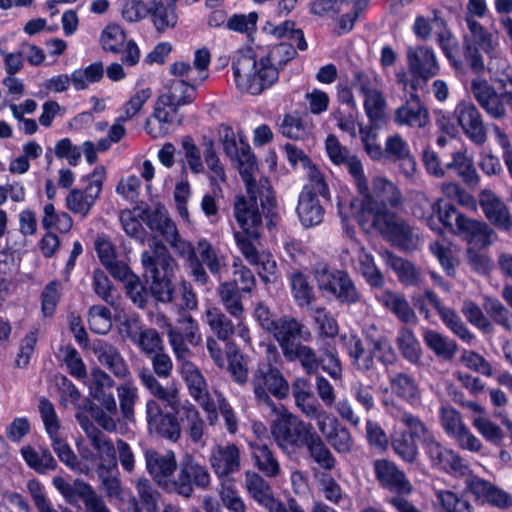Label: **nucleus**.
Segmentation results:
<instances>
[{"instance_id":"obj_61","label":"nucleus","mask_w":512,"mask_h":512,"mask_svg":"<svg viewBox=\"0 0 512 512\" xmlns=\"http://www.w3.org/2000/svg\"><path fill=\"white\" fill-rule=\"evenodd\" d=\"M88 323L92 332L96 334H106L112 326L111 311L102 305L90 307Z\"/></svg>"},{"instance_id":"obj_2","label":"nucleus","mask_w":512,"mask_h":512,"mask_svg":"<svg viewBox=\"0 0 512 512\" xmlns=\"http://www.w3.org/2000/svg\"><path fill=\"white\" fill-rule=\"evenodd\" d=\"M297 51L293 44L281 42L276 45L268 56L257 61L252 53L239 54L232 62V70L236 87L241 92L251 95H259L265 89L270 88L279 77V66L286 65L295 58Z\"/></svg>"},{"instance_id":"obj_28","label":"nucleus","mask_w":512,"mask_h":512,"mask_svg":"<svg viewBox=\"0 0 512 512\" xmlns=\"http://www.w3.org/2000/svg\"><path fill=\"white\" fill-rule=\"evenodd\" d=\"M423 341L426 347L434 353L437 358L444 361H451L458 352V344L455 340L433 329H424Z\"/></svg>"},{"instance_id":"obj_32","label":"nucleus","mask_w":512,"mask_h":512,"mask_svg":"<svg viewBox=\"0 0 512 512\" xmlns=\"http://www.w3.org/2000/svg\"><path fill=\"white\" fill-rule=\"evenodd\" d=\"M21 454L28 467L39 474H45L57 468V462L48 448L36 450L28 445L22 447Z\"/></svg>"},{"instance_id":"obj_44","label":"nucleus","mask_w":512,"mask_h":512,"mask_svg":"<svg viewBox=\"0 0 512 512\" xmlns=\"http://www.w3.org/2000/svg\"><path fill=\"white\" fill-rule=\"evenodd\" d=\"M358 271L364 277L366 282L374 288H382L384 285V277L380 269L375 265L373 256L366 251L364 247H360L358 253Z\"/></svg>"},{"instance_id":"obj_43","label":"nucleus","mask_w":512,"mask_h":512,"mask_svg":"<svg viewBox=\"0 0 512 512\" xmlns=\"http://www.w3.org/2000/svg\"><path fill=\"white\" fill-rule=\"evenodd\" d=\"M290 285L294 300L299 307H309L315 300L314 289L308 277L302 272L297 271L290 275Z\"/></svg>"},{"instance_id":"obj_14","label":"nucleus","mask_w":512,"mask_h":512,"mask_svg":"<svg viewBox=\"0 0 512 512\" xmlns=\"http://www.w3.org/2000/svg\"><path fill=\"white\" fill-rule=\"evenodd\" d=\"M384 162L397 165L399 171L411 178L417 170V162L408 142L399 134L389 135L384 143Z\"/></svg>"},{"instance_id":"obj_33","label":"nucleus","mask_w":512,"mask_h":512,"mask_svg":"<svg viewBox=\"0 0 512 512\" xmlns=\"http://www.w3.org/2000/svg\"><path fill=\"white\" fill-rule=\"evenodd\" d=\"M245 487L249 495L265 508L275 500L270 484L256 472L245 473Z\"/></svg>"},{"instance_id":"obj_24","label":"nucleus","mask_w":512,"mask_h":512,"mask_svg":"<svg viewBox=\"0 0 512 512\" xmlns=\"http://www.w3.org/2000/svg\"><path fill=\"white\" fill-rule=\"evenodd\" d=\"M240 462V450L235 444L218 445L210 456L211 466L220 478L238 472Z\"/></svg>"},{"instance_id":"obj_41","label":"nucleus","mask_w":512,"mask_h":512,"mask_svg":"<svg viewBox=\"0 0 512 512\" xmlns=\"http://www.w3.org/2000/svg\"><path fill=\"white\" fill-rule=\"evenodd\" d=\"M240 292L242 291L237 287V280L225 281L218 288L220 299L226 311L236 319H241L244 312Z\"/></svg>"},{"instance_id":"obj_8","label":"nucleus","mask_w":512,"mask_h":512,"mask_svg":"<svg viewBox=\"0 0 512 512\" xmlns=\"http://www.w3.org/2000/svg\"><path fill=\"white\" fill-rule=\"evenodd\" d=\"M210 473L205 465L186 454L178 463L170 481V490L186 499L192 497L195 489L204 490L210 485Z\"/></svg>"},{"instance_id":"obj_62","label":"nucleus","mask_w":512,"mask_h":512,"mask_svg":"<svg viewBox=\"0 0 512 512\" xmlns=\"http://www.w3.org/2000/svg\"><path fill=\"white\" fill-rule=\"evenodd\" d=\"M126 41V34L118 24H110L101 34V44L105 51L118 53Z\"/></svg>"},{"instance_id":"obj_54","label":"nucleus","mask_w":512,"mask_h":512,"mask_svg":"<svg viewBox=\"0 0 512 512\" xmlns=\"http://www.w3.org/2000/svg\"><path fill=\"white\" fill-rule=\"evenodd\" d=\"M387 260L402 283L406 285L418 284L420 281V272L411 262L391 253H387Z\"/></svg>"},{"instance_id":"obj_49","label":"nucleus","mask_w":512,"mask_h":512,"mask_svg":"<svg viewBox=\"0 0 512 512\" xmlns=\"http://www.w3.org/2000/svg\"><path fill=\"white\" fill-rule=\"evenodd\" d=\"M437 208V200L429 199L426 194L418 192L413 197V204L411 207L412 214L424 221L431 229H435L438 224L435 219V212Z\"/></svg>"},{"instance_id":"obj_47","label":"nucleus","mask_w":512,"mask_h":512,"mask_svg":"<svg viewBox=\"0 0 512 512\" xmlns=\"http://www.w3.org/2000/svg\"><path fill=\"white\" fill-rule=\"evenodd\" d=\"M284 357L291 362L299 361L302 368L309 375L317 374L320 367L319 357L314 349L302 343L287 352Z\"/></svg>"},{"instance_id":"obj_7","label":"nucleus","mask_w":512,"mask_h":512,"mask_svg":"<svg viewBox=\"0 0 512 512\" xmlns=\"http://www.w3.org/2000/svg\"><path fill=\"white\" fill-rule=\"evenodd\" d=\"M314 431L311 423L304 422L289 412L282 414L271 426L275 442L279 448L289 454L304 448Z\"/></svg>"},{"instance_id":"obj_4","label":"nucleus","mask_w":512,"mask_h":512,"mask_svg":"<svg viewBox=\"0 0 512 512\" xmlns=\"http://www.w3.org/2000/svg\"><path fill=\"white\" fill-rule=\"evenodd\" d=\"M406 62L410 78L406 72L396 74L397 82L404 89L407 87L414 91L423 89L440 71V64L434 49L426 45L407 47Z\"/></svg>"},{"instance_id":"obj_35","label":"nucleus","mask_w":512,"mask_h":512,"mask_svg":"<svg viewBox=\"0 0 512 512\" xmlns=\"http://www.w3.org/2000/svg\"><path fill=\"white\" fill-rule=\"evenodd\" d=\"M311 459L324 470L331 471L336 466V459L323 439L316 431L312 433L304 446Z\"/></svg>"},{"instance_id":"obj_11","label":"nucleus","mask_w":512,"mask_h":512,"mask_svg":"<svg viewBox=\"0 0 512 512\" xmlns=\"http://www.w3.org/2000/svg\"><path fill=\"white\" fill-rule=\"evenodd\" d=\"M454 115L464 135L475 145L482 146L488 139V131L478 108L471 102L457 104Z\"/></svg>"},{"instance_id":"obj_52","label":"nucleus","mask_w":512,"mask_h":512,"mask_svg":"<svg viewBox=\"0 0 512 512\" xmlns=\"http://www.w3.org/2000/svg\"><path fill=\"white\" fill-rule=\"evenodd\" d=\"M104 75L101 61L94 62L84 69H76L71 74V80L77 91L86 89L89 84L99 82Z\"/></svg>"},{"instance_id":"obj_13","label":"nucleus","mask_w":512,"mask_h":512,"mask_svg":"<svg viewBox=\"0 0 512 512\" xmlns=\"http://www.w3.org/2000/svg\"><path fill=\"white\" fill-rule=\"evenodd\" d=\"M454 234L474 248H488L497 240L496 232L488 223L466 215L457 216V229Z\"/></svg>"},{"instance_id":"obj_57","label":"nucleus","mask_w":512,"mask_h":512,"mask_svg":"<svg viewBox=\"0 0 512 512\" xmlns=\"http://www.w3.org/2000/svg\"><path fill=\"white\" fill-rule=\"evenodd\" d=\"M171 276L172 274L150 277L149 291L156 301L162 303L174 302L175 288Z\"/></svg>"},{"instance_id":"obj_58","label":"nucleus","mask_w":512,"mask_h":512,"mask_svg":"<svg viewBox=\"0 0 512 512\" xmlns=\"http://www.w3.org/2000/svg\"><path fill=\"white\" fill-rule=\"evenodd\" d=\"M416 439L409 434L396 433L392 438V447L394 452L405 462L412 463L418 456V446Z\"/></svg>"},{"instance_id":"obj_45","label":"nucleus","mask_w":512,"mask_h":512,"mask_svg":"<svg viewBox=\"0 0 512 512\" xmlns=\"http://www.w3.org/2000/svg\"><path fill=\"white\" fill-rule=\"evenodd\" d=\"M240 142L241 148L240 151L238 150V155L230 159L237 163L239 173L248 189H250L251 185L255 182L253 173L257 169V162L249 144L245 143L242 139H240Z\"/></svg>"},{"instance_id":"obj_17","label":"nucleus","mask_w":512,"mask_h":512,"mask_svg":"<svg viewBox=\"0 0 512 512\" xmlns=\"http://www.w3.org/2000/svg\"><path fill=\"white\" fill-rule=\"evenodd\" d=\"M373 467L375 477L383 488L396 494L411 493L412 485L405 473L394 462L378 459L374 461Z\"/></svg>"},{"instance_id":"obj_15","label":"nucleus","mask_w":512,"mask_h":512,"mask_svg":"<svg viewBox=\"0 0 512 512\" xmlns=\"http://www.w3.org/2000/svg\"><path fill=\"white\" fill-rule=\"evenodd\" d=\"M271 334L278 342L283 356L294 347L301 344V340L307 341L311 337L310 331L304 324L296 318L289 316L280 317V321H277L275 330H273Z\"/></svg>"},{"instance_id":"obj_9","label":"nucleus","mask_w":512,"mask_h":512,"mask_svg":"<svg viewBox=\"0 0 512 512\" xmlns=\"http://www.w3.org/2000/svg\"><path fill=\"white\" fill-rule=\"evenodd\" d=\"M253 392L259 405L275 408L271 399L272 394L277 399H285L289 395L290 387L284 375L276 367L270 365L258 368L252 379Z\"/></svg>"},{"instance_id":"obj_30","label":"nucleus","mask_w":512,"mask_h":512,"mask_svg":"<svg viewBox=\"0 0 512 512\" xmlns=\"http://www.w3.org/2000/svg\"><path fill=\"white\" fill-rule=\"evenodd\" d=\"M341 339L345 343V347L352 365L362 372L370 371L374 368V360L372 355L367 352L362 340L357 335H344Z\"/></svg>"},{"instance_id":"obj_18","label":"nucleus","mask_w":512,"mask_h":512,"mask_svg":"<svg viewBox=\"0 0 512 512\" xmlns=\"http://www.w3.org/2000/svg\"><path fill=\"white\" fill-rule=\"evenodd\" d=\"M141 262L149 277L172 274L175 264L167 247L156 240L150 243L149 249L142 253Z\"/></svg>"},{"instance_id":"obj_55","label":"nucleus","mask_w":512,"mask_h":512,"mask_svg":"<svg viewBox=\"0 0 512 512\" xmlns=\"http://www.w3.org/2000/svg\"><path fill=\"white\" fill-rule=\"evenodd\" d=\"M364 110L371 124L377 125L385 119L386 100L378 89L364 95Z\"/></svg>"},{"instance_id":"obj_46","label":"nucleus","mask_w":512,"mask_h":512,"mask_svg":"<svg viewBox=\"0 0 512 512\" xmlns=\"http://www.w3.org/2000/svg\"><path fill=\"white\" fill-rule=\"evenodd\" d=\"M327 442L337 453L342 454L351 452L354 444L349 430L345 426L340 425L335 418L330 420Z\"/></svg>"},{"instance_id":"obj_60","label":"nucleus","mask_w":512,"mask_h":512,"mask_svg":"<svg viewBox=\"0 0 512 512\" xmlns=\"http://www.w3.org/2000/svg\"><path fill=\"white\" fill-rule=\"evenodd\" d=\"M473 426L486 441L495 446L502 445L504 438L502 429L485 415L479 414V416L475 417L473 420Z\"/></svg>"},{"instance_id":"obj_40","label":"nucleus","mask_w":512,"mask_h":512,"mask_svg":"<svg viewBox=\"0 0 512 512\" xmlns=\"http://www.w3.org/2000/svg\"><path fill=\"white\" fill-rule=\"evenodd\" d=\"M149 13L158 32L174 28L177 24L176 2L172 0H167L166 5L157 1L156 4L150 5Z\"/></svg>"},{"instance_id":"obj_39","label":"nucleus","mask_w":512,"mask_h":512,"mask_svg":"<svg viewBox=\"0 0 512 512\" xmlns=\"http://www.w3.org/2000/svg\"><path fill=\"white\" fill-rule=\"evenodd\" d=\"M394 121L398 125L411 128H424L430 121L426 107L403 104L395 110Z\"/></svg>"},{"instance_id":"obj_12","label":"nucleus","mask_w":512,"mask_h":512,"mask_svg":"<svg viewBox=\"0 0 512 512\" xmlns=\"http://www.w3.org/2000/svg\"><path fill=\"white\" fill-rule=\"evenodd\" d=\"M167 335L176 357L186 359L190 350L186 343L197 346L201 342L198 323L191 315L178 320V325H167Z\"/></svg>"},{"instance_id":"obj_51","label":"nucleus","mask_w":512,"mask_h":512,"mask_svg":"<svg viewBox=\"0 0 512 512\" xmlns=\"http://www.w3.org/2000/svg\"><path fill=\"white\" fill-rule=\"evenodd\" d=\"M280 133L289 139L304 141L309 138L311 131L302 118L294 114H285L279 124Z\"/></svg>"},{"instance_id":"obj_26","label":"nucleus","mask_w":512,"mask_h":512,"mask_svg":"<svg viewBox=\"0 0 512 512\" xmlns=\"http://www.w3.org/2000/svg\"><path fill=\"white\" fill-rule=\"evenodd\" d=\"M114 386V380L102 369L95 368L91 371V396L110 411H114V404H116L113 393Z\"/></svg>"},{"instance_id":"obj_16","label":"nucleus","mask_w":512,"mask_h":512,"mask_svg":"<svg viewBox=\"0 0 512 512\" xmlns=\"http://www.w3.org/2000/svg\"><path fill=\"white\" fill-rule=\"evenodd\" d=\"M479 205L486 219L499 230L510 231L512 229V217L505 202L489 189H484L479 194Z\"/></svg>"},{"instance_id":"obj_59","label":"nucleus","mask_w":512,"mask_h":512,"mask_svg":"<svg viewBox=\"0 0 512 512\" xmlns=\"http://www.w3.org/2000/svg\"><path fill=\"white\" fill-rule=\"evenodd\" d=\"M439 317L445 326L461 340L467 343L473 340V334L468 330L460 316L453 309L448 307L446 309H442Z\"/></svg>"},{"instance_id":"obj_63","label":"nucleus","mask_w":512,"mask_h":512,"mask_svg":"<svg viewBox=\"0 0 512 512\" xmlns=\"http://www.w3.org/2000/svg\"><path fill=\"white\" fill-rule=\"evenodd\" d=\"M437 499L446 512H474V508L468 499L464 496H458L452 491H439Z\"/></svg>"},{"instance_id":"obj_3","label":"nucleus","mask_w":512,"mask_h":512,"mask_svg":"<svg viewBox=\"0 0 512 512\" xmlns=\"http://www.w3.org/2000/svg\"><path fill=\"white\" fill-rule=\"evenodd\" d=\"M198 86V84L189 83L184 79L172 80L167 87L168 91L159 96L153 113L159 123V128L158 130L153 128L148 120L145 126L148 134L154 138L161 137L168 133L170 125L175 121L181 124L182 117L177 118L178 109L195 100Z\"/></svg>"},{"instance_id":"obj_53","label":"nucleus","mask_w":512,"mask_h":512,"mask_svg":"<svg viewBox=\"0 0 512 512\" xmlns=\"http://www.w3.org/2000/svg\"><path fill=\"white\" fill-rule=\"evenodd\" d=\"M43 212L41 224L44 229L55 228L61 233H67L71 230L73 219L67 212L57 213L52 203L46 204Z\"/></svg>"},{"instance_id":"obj_36","label":"nucleus","mask_w":512,"mask_h":512,"mask_svg":"<svg viewBox=\"0 0 512 512\" xmlns=\"http://www.w3.org/2000/svg\"><path fill=\"white\" fill-rule=\"evenodd\" d=\"M251 455L257 468L267 477L273 478L280 473V464L272 450L262 443H251Z\"/></svg>"},{"instance_id":"obj_1","label":"nucleus","mask_w":512,"mask_h":512,"mask_svg":"<svg viewBox=\"0 0 512 512\" xmlns=\"http://www.w3.org/2000/svg\"><path fill=\"white\" fill-rule=\"evenodd\" d=\"M382 192L379 200L366 201L357 214L359 225L367 232L377 231L387 236L397 246L409 249L415 246L417 236L405 221L400 220L387 206L397 207L401 203V193L389 181H380Z\"/></svg>"},{"instance_id":"obj_5","label":"nucleus","mask_w":512,"mask_h":512,"mask_svg":"<svg viewBox=\"0 0 512 512\" xmlns=\"http://www.w3.org/2000/svg\"><path fill=\"white\" fill-rule=\"evenodd\" d=\"M150 359L152 370L143 367L139 370L138 376L142 385L158 400L164 403L165 408H172L174 411L180 404L178 389L173 384L163 386L158 379H168L172 374L173 362L170 356L161 350L147 356Z\"/></svg>"},{"instance_id":"obj_34","label":"nucleus","mask_w":512,"mask_h":512,"mask_svg":"<svg viewBox=\"0 0 512 512\" xmlns=\"http://www.w3.org/2000/svg\"><path fill=\"white\" fill-rule=\"evenodd\" d=\"M397 347L402 357L413 365H419L422 358V348L414 332L408 327L399 329L396 338Z\"/></svg>"},{"instance_id":"obj_25","label":"nucleus","mask_w":512,"mask_h":512,"mask_svg":"<svg viewBox=\"0 0 512 512\" xmlns=\"http://www.w3.org/2000/svg\"><path fill=\"white\" fill-rule=\"evenodd\" d=\"M297 214L300 222L306 228L319 225L323 221L324 208L313 188L304 186L299 195Z\"/></svg>"},{"instance_id":"obj_19","label":"nucleus","mask_w":512,"mask_h":512,"mask_svg":"<svg viewBox=\"0 0 512 512\" xmlns=\"http://www.w3.org/2000/svg\"><path fill=\"white\" fill-rule=\"evenodd\" d=\"M235 218L243 231L252 238L259 236L258 228L262 223V216L258 210L255 196L246 198L238 196L234 202Z\"/></svg>"},{"instance_id":"obj_29","label":"nucleus","mask_w":512,"mask_h":512,"mask_svg":"<svg viewBox=\"0 0 512 512\" xmlns=\"http://www.w3.org/2000/svg\"><path fill=\"white\" fill-rule=\"evenodd\" d=\"M392 416L397 423L405 428V430L401 432L402 434H409L410 437L420 441L421 444L433 435V432L426 423L419 416L410 411L396 408L392 412Z\"/></svg>"},{"instance_id":"obj_56","label":"nucleus","mask_w":512,"mask_h":512,"mask_svg":"<svg viewBox=\"0 0 512 512\" xmlns=\"http://www.w3.org/2000/svg\"><path fill=\"white\" fill-rule=\"evenodd\" d=\"M206 315L211 330L219 339L227 340L234 334L233 322L218 308L208 309Z\"/></svg>"},{"instance_id":"obj_27","label":"nucleus","mask_w":512,"mask_h":512,"mask_svg":"<svg viewBox=\"0 0 512 512\" xmlns=\"http://www.w3.org/2000/svg\"><path fill=\"white\" fill-rule=\"evenodd\" d=\"M138 499L134 498L129 507V512H158L160 492L147 478H140L136 483Z\"/></svg>"},{"instance_id":"obj_64","label":"nucleus","mask_w":512,"mask_h":512,"mask_svg":"<svg viewBox=\"0 0 512 512\" xmlns=\"http://www.w3.org/2000/svg\"><path fill=\"white\" fill-rule=\"evenodd\" d=\"M90 201L82 189L74 188L66 196L65 204L72 213L86 217L94 206V203Z\"/></svg>"},{"instance_id":"obj_38","label":"nucleus","mask_w":512,"mask_h":512,"mask_svg":"<svg viewBox=\"0 0 512 512\" xmlns=\"http://www.w3.org/2000/svg\"><path fill=\"white\" fill-rule=\"evenodd\" d=\"M51 438V446L57 454L59 460L71 470L88 475L92 467L77 458L71 447L62 438L56 434Z\"/></svg>"},{"instance_id":"obj_50","label":"nucleus","mask_w":512,"mask_h":512,"mask_svg":"<svg viewBox=\"0 0 512 512\" xmlns=\"http://www.w3.org/2000/svg\"><path fill=\"white\" fill-rule=\"evenodd\" d=\"M184 374L190 395L200 404H206L208 401L207 384L201 372L192 364H186Z\"/></svg>"},{"instance_id":"obj_31","label":"nucleus","mask_w":512,"mask_h":512,"mask_svg":"<svg viewBox=\"0 0 512 512\" xmlns=\"http://www.w3.org/2000/svg\"><path fill=\"white\" fill-rule=\"evenodd\" d=\"M76 418L94 450L111 457L114 453L113 442L93 424L89 417L78 413Z\"/></svg>"},{"instance_id":"obj_42","label":"nucleus","mask_w":512,"mask_h":512,"mask_svg":"<svg viewBox=\"0 0 512 512\" xmlns=\"http://www.w3.org/2000/svg\"><path fill=\"white\" fill-rule=\"evenodd\" d=\"M381 302L402 322L406 324L416 323L417 316L404 296L386 291L381 297Z\"/></svg>"},{"instance_id":"obj_6","label":"nucleus","mask_w":512,"mask_h":512,"mask_svg":"<svg viewBox=\"0 0 512 512\" xmlns=\"http://www.w3.org/2000/svg\"><path fill=\"white\" fill-rule=\"evenodd\" d=\"M313 275L323 296L346 305L360 301L361 294L347 271L332 269L328 264L319 262L313 267Z\"/></svg>"},{"instance_id":"obj_21","label":"nucleus","mask_w":512,"mask_h":512,"mask_svg":"<svg viewBox=\"0 0 512 512\" xmlns=\"http://www.w3.org/2000/svg\"><path fill=\"white\" fill-rule=\"evenodd\" d=\"M422 446L432 466L435 468L460 473H463L467 468L457 454L452 450L446 449L436 440L434 434Z\"/></svg>"},{"instance_id":"obj_48","label":"nucleus","mask_w":512,"mask_h":512,"mask_svg":"<svg viewBox=\"0 0 512 512\" xmlns=\"http://www.w3.org/2000/svg\"><path fill=\"white\" fill-rule=\"evenodd\" d=\"M83 408L88 411L92 419L105 431L114 432L117 429L115 417L117 416V404H114V411L98 405L90 399H86Z\"/></svg>"},{"instance_id":"obj_37","label":"nucleus","mask_w":512,"mask_h":512,"mask_svg":"<svg viewBox=\"0 0 512 512\" xmlns=\"http://www.w3.org/2000/svg\"><path fill=\"white\" fill-rule=\"evenodd\" d=\"M447 170H455L457 175L469 187L474 188L479 184L480 177L474 167L472 159L463 152L452 153V160L445 164Z\"/></svg>"},{"instance_id":"obj_20","label":"nucleus","mask_w":512,"mask_h":512,"mask_svg":"<svg viewBox=\"0 0 512 512\" xmlns=\"http://www.w3.org/2000/svg\"><path fill=\"white\" fill-rule=\"evenodd\" d=\"M363 334L370 347L369 352L372 355V360L376 357L384 366L393 365L397 361L396 351L384 330L372 324L363 330Z\"/></svg>"},{"instance_id":"obj_10","label":"nucleus","mask_w":512,"mask_h":512,"mask_svg":"<svg viewBox=\"0 0 512 512\" xmlns=\"http://www.w3.org/2000/svg\"><path fill=\"white\" fill-rule=\"evenodd\" d=\"M180 407V405L178 406ZM172 412L164 413L160 404L155 400H149L146 404L147 423L150 433L176 442L181 436V427L176 417L179 408Z\"/></svg>"},{"instance_id":"obj_22","label":"nucleus","mask_w":512,"mask_h":512,"mask_svg":"<svg viewBox=\"0 0 512 512\" xmlns=\"http://www.w3.org/2000/svg\"><path fill=\"white\" fill-rule=\"evenodd\" d=\"M93 352L98 362L106 367L115 377L125 379L130 375L126 361L118 348L113 344L98 340L93 345Z\"/></svg>"},{"instance_id":"obj_23","label":"nucleus","mask_w":512,"mask_h":512,"mask_svg":"<svg viewBox=\"0 0 512 512\" xmlns=\"http://www.w3.org/2000/svg\"><path fill=\"white\" fill-rule=\"evenodd\" d=\"M144 457L148 473L159 485L168 477L173 476L178 465L173 451L160 453L155 449L148 448L144 451Z\"/></svg>"}]
</instances>
